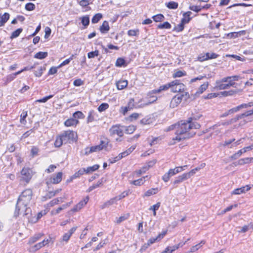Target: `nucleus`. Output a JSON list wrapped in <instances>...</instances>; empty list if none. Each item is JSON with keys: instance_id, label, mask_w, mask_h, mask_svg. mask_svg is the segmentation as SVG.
Returning <instances> with one entry per match:
<instances>
[{"instance_id": "5fc2aeb1", "label": "nucleus", "mask_w": 253, "mask_h": 253, "mask_svg": "<svg viewBox=\"0 0 253 253\" xmlns=\"http://www.w3.org/2000/svg\"><path fill=\"white\" fill-rule=\"evenodd\" d=\"M152 94H153L149 95V93L148 94V96H149L151 99L149 100V101L147 103H145L143 105V106L148 105L155 102L157 100V97L155 96L152 95Z\"/></svg>"}, {"instance_id": "7ed1b4c3", "label": "nucleus", "mask_w": 253, "mask_h": 253, "mask_svg": "<svg viewBox=\"0 0 253 253\" xmlns=\"http://www.w3.org/2000/svg\"><path fill=\"white\" fill-rule=\"evenodd\" d=\"M190 95L188 92L176 94L171 99L169 104V107L171 108H174L181 103L183 99L185 101H187Z\"/></svg>"}, {"instance_id": "de8ad7c7", "label": "nucleus", "mask_w": 253, "mask_h": 253, "mask_svg": "<svg viewBox=\"0 0 253 253\" xmlns=\"http://www.w3.org/2000/svg\"><path fill=\"white\" fill-rule=\"evenodd\" d=\"M109 104L107 103H101L98 107V110L99 112H101L105 111L109 108Z\"/></svg>"}, {"instance_id": "20e7f679", "label": "nucleus", "mask_w": 253, "mask_h": 253, "mask_svg": "<svg viewBox=\"0 0 253 253\" xmlns=\"http://www.w3.org/2000/svg\"><path fill=\"white\" fill-rule=\"evenodd\" d=\"M64 141V144L71 143L76 140L77 137V133L72 130L65 131L61 134Z\"/></svg>"}, {"instance_id": "6e6d98bb", "label": "nucleus", "mask_w": 253, "mask_h": 253, "mask_svg": "<svg viewBox=\"0 0 253 253\" xmlns=\"http://www.w3.org/2000/svg\"><path fill=\"white\" fill-rule=\"evenodd\" d=\"M186 75L185 71H177L173 74V78H179Z\"/></svg>"}, {"instance_id": "cd10ccee", "label": "nucleus", "mask_w": 253, "mask_h": 253, "mask_svg": "<svg viewBox=\"0 0 253 253\" xmlns=\"http://www.w3.org/2000/svg\"><path fill=\"white\" fill-rule=\"evenodd\" d=\"M192 14V12L191 11H187L184 12L183 14V17L182 18V20L183 22H185L186 23H188L191 20V18L190 16Z\"/></svg>"}, {"instance_id": "603ef678", "label": "nucleus", "mask_w": 253, "mask_h": 253, "mask_svg": "<svg viewBox=\"0 0 253 253\" xmlns=\"http://www.w3.org/2000/svg\"><path fill=\"white\" fill-rule=\"evenodd\" d=\"M85 172V169H82L79 170L77 172H75L74 175L72 176V178H76L83 175Z\"/></svg>"}, {"instance_id": "9d476101", "label": "nucleus", "mask_w": 253, "mask_h": 253, "mask_svg": "<svg viewBox=\"0 0 253 253\" xmlns=\"http://www.w3.org/2000/svg\"><path fill=\"white\" fill-rule=\"evenodd\" d=\"M225 79L227 80V83L229 87H236L237 84L236 83L235 81H238L239 79H241L240 76L236 75L232 76H228L226 77H224Z\"/></svg>"}, {"instance_id": "bf43d9fd", "label": "nucleus", "mask_w": 253, "mask_h": 253, "mask_svg": "<svg viewBox=\"0 0 253 253\" xmlns=\"http://www.w3.org/2000/svg\"><path fill=\"white\" fill-rule=\"evenodd\" d=\"M94 112L93 111H90L88 113V115L87 118V123H89L90 122H92L94 120Z\"/></svg>"}, {"instance_id": "3c124183", "label": "nucleus", "mask_w": 253, "mask_h": 253, "mask_svg": "<svg viewBox=\"0 0 253 253\" xmlns=\"http://www.w3.org/2000/svg\"><path fill=\"white\" fill-rule=\"evenodd\" d=\"M249 163H251L250 158L241 159L238 161V165H244Z\"/></svg>"}, {"instance_id": "f257e3e1", "label": "nucleus", "mask_w": 253, "mask_h": 253, "mask_svg": "<svg viewBox=\"0 0 253 253\" xmlns=\"http://www.w3.org/2000/svg\"><path fill=\"white\" fill-rule=\"evenodd\" d=\"M33 196L31 189L28 188L24 190L19 196L15 207L14 217L16 218L20 214L27 216L29 219L31 214V209L27 206L29 204Z\"/></svg>"}, {"instance_id": "8fccbe9b", "label": "nucleus", "mask_w": 253, "mask_h": 253, "mask_svg": "<svg viewBox=\"0 0 253 253\" xmlns=\"http://www.w3.org/2000/svg\"><path fill=\"white\" fill-rule=\"evenodd\" d=\"M245 106H246V105H242V104H241L236 107H234L231 109H229L228 110V113L232 114L235 112H237L238 111H239L240 109L244 108V107H245Z\"/></svg>"}, {"instance_id": "6ab92c4d", "label": "nucleus", "mask_w": 253, "mask_h": 253, "mask_svg": "<svg viewBox=\"0 0 253 253\" xmlns=\"http://www.w3.org/2000/svg\"><path fill=\"white\" fill-rule=\"evenodd\" d=\"M62 172H58L56 175H53L50 179L51 183L53 184H58L60 183L62 180Z\"/></svg>"}, {"instance_id": "4c0bfd02", "label": "nucleus", "mask_w": 253, "mask_h": 253, "mask_svg": "<svg viewBox=\"0 0 253 253\" xmlns=\"http://www.w3.org/2000/svg\"><path fill=\"white\" fill-rule=\"evenodd\" d=\"M145 177H148V176H146L145 177H143L137 180H133L131 182V183L136 186H140L144 183Z\"/></svg>"}, {"instance_id": "09e8293b", "label": "nucleus", "mask_w": 253, "mask_h": 253, "mask_svg": "<svg viewBox=\"0 0 253 253\" xmlns=\"http://www.w3.org/2000/svg\"><path fill=\"white\" fill-rule=\"evenodd\" d=\"M136 127L133 125H130L125 128V132L127 134L132 133L135 130Z\"/></svg>"}, {"instance_id": "69168bd1", "label": "nucleus", "mask_w": 253, "mask_h": 253, "mask_svg": "<svg viewBox=\"0 0 253 253\" xmlns=\"http://www.w3.org/2000/svg\"><path fill=\"white\" fill-rule=\"evenodd\" d=\"M99 55V51L97 50L94 51H91L88 53L87 57L88 58H92Z\"/></svg>"}, {"instance_id": "39448f33", "label": "nucleus", "mask_w": 253, "mask_h": 253, "mask_svg": "<svg viewBox=\"0 0 253 253\" xmlns=\"http://www.w3.org/2000/svg\"><path fill=\"white\" fill-rule=\"evenodd\" d=\"M33 173L32 170L29 168H23L21 171L20 180L26 182L28 184L31 180Z\"/></svg>"}, {"instance_id": "2eb2a0df", "label": "nucleus", "mask_w": 253, "mask_h": 253, "mask_svg": "<svg viewBox=\"0 0 253 253\" xmlns=\"http://www.w3.org/2000/svg\"><path fill=\"white\" fill-rule=\"evenodd\" d=\"M188 179V178L187 176V175L185 174V173L175 177V178L174 179V180H173V181L172 182V185L173 186V187L174 188L177 187L178 184L181 183L183 181L186 180Z\"/></svg>"}, {"instance_id": "6e6552de", "label": "nucleus", "mask_w": 253, "mask_h": 253, "mask_svg": "<svg viewBox=\"0 0 253 253\" xmlns=\"http://www.w3.org/2000/svg\"><path fill=\"white\" fill-rule=\"evenodd\" d=\"M214 88L217 90H223L229 88L227 83V80L223 78L221 80H217Z\"/></svg>"}, {"instance_id": "393cba45", "label": "nucleus", "mask_w": 253, "mask_h": 253, "mask_svg": "<svg viewBox=\"0 0 253 253\" xmlns=\"http://www.w3.org/2000/svg\"><path fill=\"white\" fill-rule=\"evenodd\" d=\"M209 86V83L206 82L204 83L203 84L201 85V86L198 88V90L196 92V94L199 95L200 94H202L204 91H205L208 88Z\"/></svg>"}, {"instance_id": "c9c22d12", "label": "nucleus", "mask_w": 253, "mask_h": 253, "mask_svg": "<svg viewBox=\"0 0 253 253\" xmlns=\"http://www.w3.org/2000/svg\"><path fill=\"white\" fill-rule=\"evenodd\" d=\"M99 168V166L98 165H94L93 166L89 167L86 169H85V172L86 173H89L91 172L97 170Z\"/></svg>"}, {"instance_id": "f704fd0d", "label": "nucleus", "mask_w": 253, "mask_h": 253, "mask_svg": "<svg viewBox=\"0 0 253 253\" xmlns=\"http://www.w3.org/2000/svg\"><path fill=\"white\" fill-rule=\"evenodd\" d=\"M23 29L21 28H18L15 31H13L10 37V39H13L18 37L21 33L22 32Z\"/></svg>"}, {"instance_id": "b1692460", "label": "nucleus", "mask_w": 253, "mask_h": 253, "mask_svg": "<svg viewBox=\"0 0 253 253\" xmlns=\"http://www.w3.org/2000/svg\"><path fill=\"white\" fill-rule=\"evenodd\" d=\"M117 201H116V199L114 198L110 199L109 200L106 201L103 205L101 206V208L102 209H104L106 208H108L109 206L116 204Z\"/></svg>"}, {"instance_id": "4d7b16f0", "label": "nucleus", "mask_w": 253, "mask_h": 253, "mask_svg": "<svg viewBox=\"0 0 253 253\" xmlns=\"http://www.w3.org/2000/svg\"><path fill=\"white\" fill-rule=\"evenodd\" d=\"M25 8L27 11H32L35 9L36 6L34 3L29 2L25 5Z\"/></svg>"}, {"instance_id": "9b49d317", "label": "nucleus", "mask_w": 253, "mask_h": 253, "mask_svg": "<svg viewBox=\"0 0 253 253\" xmlns=\"http://www.w3.org/2000/svg\"><path fill=\"white\" fill-rule=\"evenodd\" d=\"M98 146L100 147V150H104L109 151L112 149V145L109 144V140L106 138L101 139Z\"/></svg>"}, {"instance_id": "e433bc0d", "label": "nucleus", "mask_w": 253, "mask_h": 253, "mask_svg": "<svg viewBox=\"0 0 253 253\" xmlns=\"http://www.w3.org/2000/svg\"><path fill=\"white\" fill-rule=\"evenodd\" d=\"M18 75H19V72H17L14 73H13V74H9V75H7L6 76V83H9V82H11Z\"/></svg>"}, {"instance_id": "37998d69", "label": "nucleus", "mask_w": 253, "mask_h": 253, "mask_svg": "<svg viewBox=\"0 0 253 253\" xmlns=\"http://www.w3.org/2000/svg\"><path fill=\"white\" fill-rule=\"evenodd\" d=\"M154 21L156 22H161L164 20L165 17L162 14H158L152 17Z\"/></svg>"}, {"instance_id": "a878e982", "label": "nucleus", "mask_w": 253, "mask_h": 253, "mask_svg": "<svg viewBox=\"0 0 253 253\" xmlns=\"http://www.w3.org/2000/svg\"><path fill=\"white\" fill-rule=\"evenodd\" d=\"M205 243L206 242L204 240L201 241L200 243L196 245L195 246H192L188 252H190V253L195 252L201 247H202V246L205 244Z\"/></svg>"}, {"instance_id": "13d9d810", "label": "nucleus", "mask_w": 253, "mask_h": 253, "mask_svg": "<svg viewBox=\"0 0 253 253\" xmlns=\"http://www.w3.org/2000/svg\"><path fill=\"white\" fill-rule=\"evenodd\" d=\"M73 117L74 119H82L84 118V114L81 111H76L73 114Z\"/></svg>"}, {"instance_id": "49530a36", "label": "nucleus", "mask_w": 253, "mask_h": 253, "mask_svg": "<svg viewBox=\"0 0 253 253\" xmlns=\"http://www.w3.org/2000/svg\"><path fill=\"white\" fill-rule=\"evenodd\" d=\"M185 23H186L185 22H183L182 20H181V23L180 24H178L176 26H175L173 30L177 32L182 31L184 29V25Z\"/></svg>"}, {"instance_id": "f8f14e48", "label": "nucleus", "mask_w": 253, "mask_h": 253, "mask_svg": "<svg viewBox=\"0 0 253 253\" xmlns=\"http://www.w3.org/2000/svg\"><path fill=\"white\" fill-rule=\"evenodd\" d=\"M172 84H175V83L174 82H171L167 84L161 85L159 87V88L158 89H154V90H152L151 91L149 92V94L151 95V94L159 93L163 90H167L169 88H171V87L172 86Z\"/></svg>"}, {"instance_id": "f3484780", "label": "nucleus", "mask_w": 253, "mask_h": 253, "mask_svg": "<svg viewBox=\"0 0 253 253\" xmlns=\"http://www.w3.org/2000/svg\"><path fill=\"white\" fill-rule=\"evenodd\" d=\"M136 145H132L126 151L119 154L118 156V159H122L123 158L130 154L136 148Z\"/></svg>"}, {"instance_id": "c03bdc74", "label": "nucleus", "mask_w": 253, "mask_h": 253, "mask_svg": "<svg viewBox=\"0 0 253 253\" xmlns=\"http://www.w3.org/2000/svg\"><path fill=\"white\" fill-rule=\"evenodd\" d=\"M168 8L171 9H175L178 7V4L177 2L174 1H170L166 4Z\"/></svg>"}, {"instance_id": "bb28decb", "label": "nucleus", "mask_w": 253, "mask_h": 253, "mask_svg": "<svg viewBox=\"0 0 253 253\" xmlns=\"http://www.w3.org/2000/svg\"><path fill=\"white\" fill-rule=\"evenodd\" d=\"M42 236V234L39 233L38 234L35 235L34 236L31 237L28 241V244L32 245L38 241Z\"/></svg>"}, {"instance_id": "a211bd4d", "label": "nucleus", "mask_w": 253, "mask_h": 253, "mask_svg": "<svg viewBox=\"0 0 253 253\" xmlns=\"http://www.w3.org/2000/svg\"><path fill=\"white\" fill-rule=\"evenodd\" d=\"M175 174H176V173L174 169H170L168 172L163 176L162 179L166 182H168L171 176Z\"/></svg>"}, {"instance_id": "a19ab883", "label": "nucleus", "mask_w": 253, "mask_h": 253, "mask_svg": "<svg viewBox=\"0 0 253 253\" xmlns=\"http://www.w3.org/2000/svg\"><path fill=\"white\" fill-rule=\"evenodd\" d=\"M171 25L168 22H165L163 24H160L158 25L157 28L160 29H169L171 28Z\"/></svg>"}, {"instance_id": "aec40b11", "label": "nucleus", "mask_w": 253, "mask_h": 253, "mask_svg": "<svg viewBox=\"0 0 253 253\" xmlns=\"http://www.w3.org/2000/svg\"><path fill=\"white\" fill-rule=\"evenodd\" d=\"M10 15L5 12L3 14H0V27L4 26L5 23L9 19Z\"/></svg>"}, {"instance_id": "5701e85b", "label": "nucleus", "mask_w": 253, "mask_h": 253, "mask_svg": "<svg viewBox=\"0 0 253 253\" xmlns=\"http://www.w3.org/2000/svg\"><path fill=\"white\" fill-rule=\"evenodd\" d=\"M79 123V121L77 119L72 118L67 120L65 122L64 125L67 126H76Z\"/></svg>"}, {"instance_id": "412c9836", "label": "nucleus", "mask_w": 253, "mask_h": 253, "mask_svg": "<svg viewBox=\"0 0 253 253\" xmlns=\"http://www.w3.org/2000/svg\"><path fill=\"white\" fill-rule=\"evenodd\" d=\"M110 29L109 23L107 21H104L99 28L100 32L102 34L107 33Z\"/></svg>"}, {"instance_id": "dca6fc26", "label": "nucleus", "mask_w": 253, "mask_h": 253, "mask_svg": "<svg viewBox=\"0 0 253 253\" xmlns=\"http://www.w3.org/2000/svg\"><path fill=\"white\" fill-rule=\"evenodd\" d=\"M77 229V226L73 227L67 233L64 234L62 236L61 241L66 243L68 242L70 237Z\"/></svg>"}, {"instance_id": "ea45409f", "label": "nucleus", "mask_w": 253, "mask_h": 253, "mask_svg": "<svg viewBox=\"0 0 253 253\" xmlns=\"http://www.w3.org/2000/svg\"><path fill=\"white\" fill-rule=\"evenodd\" d=\"M81 22L82 24L85 27H87L89 24V17L88 15L83 16L81 18Z\"/></svg>"}, {"instance_id": "e2e57ef3", "label": "nucleus", "mask_w": 253, "mask_h": 253, "mask_svg": "<svg viewBox=\"0 0 253 253\" xmlns=\"http://www.w3.org/2000/svg\"><path fill=\"white\" fill-rule=\"evenodd\" d=\"M125 64V60L122 58H119L116 62L117 67H122Z\"/></svg>"}, {"instance_id": "680f3d73", "label": "nucleus", "mask_w": 253, "mask_h": 253, "mask_svg": "<svg viewBox=\"0 0 253 253\" xmlns=\"http://www.w3.org/2000/svg\"><path fill=\"white\" fill-rule=\"evenodd\" d=\"M27 116V111H23L20 116V122L22 124H25L26 121L25 120Z\"/></svg>"}, {"instance_id": "0eeeda50", "label": "nucleus", "mask_w": 253, "mask_h": 253, "mask_svg": "<svg viewBox=\"0 0 253 253\" xmlns=\"http://www.w3.org/2000/svg\"><path fill=\"white\" fill-rule=\"evenodd\" d=\"M175 84H172V86L171 87V91L173 92H185L184 91L185 89V85L180 83L179 80H175L172 81Z\"/></svg>"}, {"instance_id": "c85d7f7f", "label": "nucleus", "mask_w": 253, "mask_h": 253, "mask_svg": "<svg viewBox=\"0 0 253 253\" xmlns=\"http://www.w3.org/2000/svg\"><path fill=\"white\" fill-rule=\"evenodd\" d=\"M239 90L238 89H235V90H230L229 91H224L221 92V94L223 96H232L234 95L235 94L238 93L239 92Z\"/></svg>"}, {"instance_id": "4468645a", "label": "nucleus", "mask_w": 253, "mask_h": 253, "mask_svg": "<svg viewBox=\"0 0 253 253\" xmlns=\"http://www.w3.org/2000/svg\"><path fill=\"white\" fill-rule=\"evenodd\" d=\"M88 200V197H86L83 200L81 201L79 203H78L75 206H74V207L72 209V211L73 212H76L80 210L87 204Z\"/></svg>"}, {"instance_id": "c756f323", "label": "nucleus", "mask_w": 253, "mask_h": 253, "mask_svg": "<svg viewBox=\"0 0 253 253\" xmlns=\"http://www.w3.org/2000/svg\"><path fill=\"white\" fill-rule=\"evenodd\" d=\"M158 191V189L157 188H151L150 189L148 190L143 196V197H149L151 195H154L156 194Z\"/></svg>"}, {"instance_id": "4be33fe9", "label": "nucleus", "mask_w": 253, "mask_h": 253, "mask_svg": "<svg viewBox=\"0 0 253 253\" xmlns=\"http://www.w3.org/2000/svg\"><path fill=\"white\" fill-rule=\"evenodd\" d=\"M100 147L98 145L93 146L90 147H87L85 149V155H88L91 153L94 152H98L100 151Z\"/></svg>"}, {"instance_id": "ddd939ff", "label": "nucleus", "mask_w": 253, "mask_h": 253, "mask_svg": "<svg viewBox=\"0 0 253 253\" xmlns=\"http://www.w3.org/2000/svg\"><path fill=\"white\" fill-rule=\"evenodd\" d=\"M218 54L213 52H207L206 53L205 55L199 56L198 59L199 61L202 62L209 59L216 58L218 57Z\"/></svg>"}, {"instance_id": "0e129e2a", "label": "nucleus", "mask_w": 253, "mask_h": 253, "mask_svg": "<svg viewBox=\"0 0 253 253\" xmlns=\"http://www.w3.org/2000/svg\"><path fill=\"white\" fill-rule=\"evenodd\" d=\"M127 108H129L130 110L133 108H137V106L134 104V99L131 98L129 100L128 103H127Z\"/></svg>"}, {"instance_id": "2f4dec72", "label": "nucleus", "mask_w": 253, "mask_h": 253, "mask_svg": "<svg viewBox=\"0 0 253 253\" xmlns=\"http://www.w3.org/2000/svg\"><path fill=\"white\" fill-rule=\"evenodd\" d=\"M127 85V81L126 80L120 81L117 83V88L119 90L124 89Z\"/></svg>"}, {"instance_id": "423d86ee", "label": "nucleus", "mask_w": 253, "mask_h": 253, "mask_svg": "<svg viewBox=\"0 0 253 253\" xmlns=\"http://www.w3.org/2000/svg\"><path fill=\"white\" fill-rule=\"evenodd\" d=\"M123 126L120 125H114L109 129V131L111 136H113L117 135L120 137H122L124 135V130L122 129Z\"/></svg>"}, {"instance_id": "473e14b6", "label": "nucleus", "mask_w": 253, "mask_h": 253, "mask_svg": "<svg viewBox=\"0 0 253 253\" xmlns=\"http://www.w3.org/2000/svg\"><path fill=\"white\" fill-rule=\"evenodd\" d=\"M63 143L64 141L61 135L57 136L54 142V145L56 147H60Z\"/></svg>"}, {"instance_id": "864d4df0", "label": "nucleus", "mask_w": 253, "mask_h": 253, "mask_svg": "<svg viewBox=\"0 0 253 253\" xmlns=\"http://www.w3.org/2000/svg\"><path fill=\"white\" fill-rule=\"evenodd\" d=\"M128 195V191H125L122 192L121 194L117 196L114 197L116 199V201H117L118 200H120L126 197Z\"/></svg>"}, {"instance_id": "7c9ffc66", "label": "nucleus", "mask_w": 253, "mask_h": 253, "mask_svg": "<svg viewBox=\"0 0 253 253\" xmlns=\"http://www.w3.org/2000/svg\"><path fill=\"white\" fill-rule=\"evenodd\" d=\"M178 249V246H177L176 245L171 246V247H167L164 251H163L161 253H172L176 250Z\"/></svg>"}, {"instance_id": "774afa93", "label": "nucleus", "mask_w": 253, "mask_h": 253, "mask_svg": "<svg viewBox=\"0 0 253 253\" xmlns=\"http://www.w3.org/2000/svg\"><path fill=\"white\" fill-rule=\"evenodd\" d=\"M189 9L196 12H198L202 10V8L200 6L192 5L189 6Z\"/></svg>"}, {"instance_id": "72a5a7b5", "label": "nucleus", "mask_w": 253, "mask_h": 253, "mask_svg": "<svg viewBox=\"0 0 253 253\" xmlns=\"http://www.w3.org/2000/svg\"><path fill=\"white\" fill-rule=\"evenodd\" d=\"M48 55L47 52H39L37 53L35 55L34 57L37 59H43L46 58Z\"/></svg>"}, {"instance_id": "052dcab7", "label": "nucleus", "mask_w": 253, "mask_h": 253, "mask_svg": "<svg viewBox=\"0 0 253 253\" xmlns=\"http://www.w3.org/2000/svg\"><path fill=\"white\" fill-rule=\"evenodd\" d=\"M200 169V168H196L192 169L191 170H190L189 172L185 173L187 175L188 178H189L191 176L193 175L196 172V171H198Z\"/></svg>"}, {"instance_id": "1a4fd4ad", "label": "nucleus", "mask_w": 253, "mask_h": 253, "mask_svg": "<svg viewBox=\"0 0 253 253\" xmlns=\"http://www.w3.org/2000/svg\"><path fill=\"white\" fill-rule=\"evenodd\" d=\"M253 114L252 110L248 111L244 113L238 115L236 116H235L234 118L231 119L230 121H228L227 123V125H230L233 123L236 122L237 121H238L239 119H243L245 118V117H248L250 115H252Z\"/></svg>"}, {"instance_id": "f03ea898", "label": "nucleus", "mask_w": 253, "mask_h": 253, "mask_svg": "<svg viewBox=\"0 0 253 253\" xmlns=\"http://www.w3.org/2000/svg\"><path fill=\"white\" fill-rule=\"evenodd\" d=\"M192 121L193 118H189L186 121H181L178 123L177 129L175 132L176 136L172 138L170 145L174 144L175 140L180 142L181 140L190 138L195 135V132L190 131L191 130L190 122Z\"/></svg>"}, {"instance_id": "338daca9", "label": "nucleus", "mask_w": 253, "mask_h": 253, "mask_svg": "<svg viewBox=\"0 0 253 253\" xmlns=\"http://www.w3.org/2000/svg\"><path fill=\"white\" fill-rule=\"evenodd\" d=\"M42 247H44V246L41 242H40V243L36 244L33 247H32L31 249L32 250V251H36L40 249Z\"/></svg>"}, {"instance_id": "58836bf2", "label": "nucleus", "mask_w": 253, "mask_h": 253, "mask_svg": "<svg viewBox=\"0 0 253 253\" xmlns=\"http://www.w3.org/2000/svg\"><path fill=\"white\" fill-rule=\"evenodd\" d=\"M103 182V179H100L97 182V183L93 184L92 186H90L88 189L87 190V192H90L93 189L98 187L101 184H102Z\"/></svg>"}, {"instance_id": "a18cd8bd", "label": "nucleus", "mask_w": 253, "mask_h": 253, "mask_svg": "<svg viewBox=\"0 0 253 253\" xmlns=\"http://www.w3.org/2000/svg\"><path fill=\"white\" fill-rule=\"evenodd\" d=\"M148 169L149 167L144 166L141 169L135 171V172L136 173L137 176H139L142 174L146 172Z\"/></svg>"}, {"instance_id": "79ce46f5", "label": "nucleus", "mask_w": 253, "mask_h": 253, "mask_svg": "<svg viewBox=\"0 0 253 253\" xmlns=\"http://www.w3.org/2000/svg\"><path fill=\"white\" fill-rule=\"evenodd\" d=\"M102 17L101 13H97L95 14L91 19V22L93 24L97 23Z\"/></svg>"}]
</instances>
